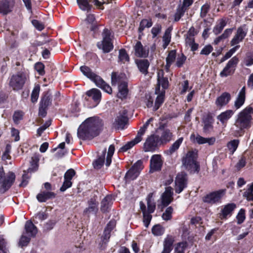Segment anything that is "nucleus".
<instances>
[{
  "label": "nucleus",
  "mask_w": 253,
  "mask_h": 253,
  "mask_svg": "<svg viewBox=\"0 0 253 253\" xmlns=\"http://www.w3.org/2000/svg\"><path fill=\"white\" fill-rule=\"evenodd\" d=\"M113 204L112 197L111 195H107L101 202V211L103 213L109 212Z\"/></svg>",
  "instance_id": "412c9836"
},
{
  "label": "nucleus",
  "mask_w": 253,
  "mask_h": 253,
  "mask_svg": "<svg viewBox=\"0 0 253 253\" xmlns=\"http://www.w3.org/2000/svg\"><path fill=\"white\" fill-rule=\"evenodd\" d=\"M173 189L171 186H167L161 196L162 205L164 207L168 206L173 200Z\"/></svg>",
  "instance_id": "ddd939ff"
},
{
  "label": "nucleus",
  "mask_w": 253,
  "mask_h": 253,
  "mask_svg": "<svg viewBox=\"0 0 253 253\" xmlns=\"http://www.w3.org/2000/svg\"><path fill=\"white\" fill-rule=\"evenodd\" d=\"M176 50H170L168 54L167 55V57L166 59V62H168L170 64H172L176 59Z\"/></svg>",
  "instance_id": "680f3d73"
},
{
  "label": "nucleus",
  "mask_w": 253,
  "mask_h": 253,
  "mask_svg": "<svg viewBox=\"0 0 253 253\" xmlns=\"http://www.w3.org/2000/svg\"><path fill=\"white\" fill-rule=\"evenodd\" d=\"M40 91V86L39 84H37L35 86L34 89L32 90L31 100L33 103H35L37 101Z\"/></svg>",
  "instance_id": "5fc2aeb1"
},
{
  "label": "nucleus",
  "mask_w": 253,
  "mask_h": 253,
  "mask_svg": "<svg viewBox=\"0 0 253 253\" xmlns=\"http://www.w3.org/2000/svg\"><path fill=\"white\" fill-rule=\"evenodd\" d=\"M102 40L113 41L114 33L112 30L104 28L102 33Z\"/></svg>",
  "instance_id": "8fccbe9b"
},
{
  "label": "nucleus",
  "mask_w": 253,
  "mask_h": 253,
  "mask_svg": "<svg viewBox=\"0 0 253 253\" xmlns=\"http://www.w3.org/2000/svg\"><path fill=\"white\" fill-rule=\"evenodd\" d=\"M153 121V118H150L148 119L147 122L143 125V126L140 127L139 130L138 131L136 137H138L140 141L142 140V136L144 134L146 130L147 129L149 124Z\"/></svg>",
  "instance_id": "09e8293b"
},
{
  "label": "nucleus",
  "mask_w": 253,
  "mask_h": 253,
  "mask_svg": "<svg viewBox=\"0 0 253 253\" xmlns=\"http://www.w3.org/2000/svg\"><path fill=\"white\" fill-rule=\"evenodd\" d=\"M174 238L172 235H168L163 244V250L161 253H170L173 249Z\"/></svg>",
  "instance_id": "4be33fe9"
},
{
  "label": "nucleus",
  "mask_w": 253,
  "mask_h": 253,
  "mask_svg": "<svg viewBox=\"0 0 253 253\" xmlns=\"http://www.w3.org/2000/svg\"><path fill=\"white\" fill-rule=\"evenodd\" d=\"M140 139L138 137H135V138L128 142H127L125 145L122 146L119 150V152H126L129 149H131L133 146H134L135 144L140 142Z\"/></svg>",
  "instance_id": "c9c22d12"
},
{
  "label": "nucleus",
  "mask_w": 253,
  "mask_h": 253,
  "mask_svg": "<svg viewBox=\"0 0 253 253\" xmlns=\"http://www.w3.org/2000/svg\"><path fill=\"white\" fill-rule=\"evenodd\" d=\"M160 144L159 136L153 134L148 137L144 144L145 152H154Z\"/></svg>",
  "instance_id": "9b49d317"
},
{
  "label": "nucleus",
  "mask_w": 253,
  "mask_h": 253,
  "mask_svg": "<svg viewBox=\"0 0 253 253\" xmlns=\"http://www.w3.org/2000/svg\"><path fill=\"white\" fill-rule=\"evenodd\" d=\"M240 143V140L239 139H233L229 141L227 144V147L228 150L230 151V153L232 155L237 150Z\"/></svg>",
  "instance_id": "a19ab883"
},
{
  "label": "nucleus",
  "mask_w": 253,
  "mask_h": 253,
  "mask_svg": "<svg viewBox=\"0 0 253 253\" xmlns=\"http://www.w3.org/2000/svg\"><path fill=\"white\" fill-rule=\"evenodd\" d=\"M153 25L151 19H143L140 22L139 26L138 29L139 34H143V32L145 28H150Z\"/></svg>",
  "instance_id": "e433bc0d"
},
{
  "label": "nucleus",
  "mask_w": 253,
  "mask_h": 253,
  "mask_svg": "<svg viewBox=\"0 0 253 253\" xmlns=\"http://www.w3.org/2000/svg\"><path fill=\"white\" fill-rule=\"evenodd\" d=\"M119 92L117 94V97L124 100L127 98L128 93V83L127 82H123L118 85Z\"/></svg>",
  "instance_id": "393cba45"
},
{
  "label": "nucleus",
  "mask_w": 253,
  "mask_h": 253,
  "mask_svg": "<svg viewBox=\"0 0 253 253\" xmlns=\"http://www.w3.org/2000/svg\"><path fill=\"white\" fill-rule=\"evenodd\" d=\"M252 114L253 108L251 106L246 107L238 113L235 125L239 129L235 132V136H242L244 134L245 129L248 130L253 125Z\"/></svg>",
  "instance_id": "f03ea898"
},
{
  "label": "nucleus",
  "mask_w": 253,
  "mask_h": 253,
  "mask_svg": "<svg viewBox=\"0 0 253 253\" xmlns=\"http://www.w3.org/2000/svg\"><path fill=\"white\" fill-rule=\"evenodd\" d=\"M87 204L88 207L84 209L83 214L89 217L91 213L96 214L98 210V202L95 197L91 198L88 200Z\"/></svg>",
  "instance_id": "4468645a"
},
{
  "label": "nucleus",
  "mask_w": 253,
  "mask_h": 253,
  "mask_svg": "<svg viewBox=\"0 0 253 253\" xmlns=\"http://www.w3.org/2000/svg\"><path fill=\"white\" fill-rule=\"evenodd\" d=\"M188 175L184 171L178 173L176 175L175 180V192L179 194L187 187L188 185Z\"/></svg>",
  "instance_id": "9d476101"
},
{
  "label": "nucleus",
  "mask_w": 253,
  "mask_h": 253,
  "mask_svg": "<svg viewBox=\"0 0 253 253\" xmlns=\"http://www.w3.org/2000/svg\"><path fill=\"white\" fill-rule=\"evenodd\" d=\"M227 24V20L225 18H223L218 21V23L214 27L213 32L215 35H217L221 33L224 28Z\"/></svg>",
  "instance_id": "2f4dec72"
},
{
  "label": "nucleus",
  "mask_w": 253,
  "mask_h": 253,
  "mask_svg": "<svg viewBox=\"0 0 253 253\" xmlns=\"http://www.w3.org/2000/svg\"><path fill=\"white\" fill-rule=\"evenodd\" d=\"M143 169V162L141 160L136 161L126 172L124 177L126 184L131 180L136 179L139 176L140 171Z\"/></svg>",
  "instance_id": "6e6552de"
},
{
  "label": "nucleus",
  "mask_w": 253,
  "mask_h": 253,
  "mask_svg": "<svg viewBox=\"0 0 253 253\" xmlns=\"http://www.w3.org/2000/svg\"><path fill=\"white\" fill-rule=\"evenodd\" d=\"M101 98L100 91L96 88H92L86 93L84 105L89 108H94L100 103Z\"/></svg>",
  "instance_id": "0eeeda50"
},
{
  "label": "nucleus",
  "mask_w": 253,
  "mask_h": 253,
  "mask_svg": "<svg viewBox=\"0 0 253 253\" xmlns=\"http://www.w3.org/2000/svg\"><path fill=\"white\" fill-rule=\"evenodd\" d=\"M7 242L2 235H0V253H8Z\"/></svg>",
  "instance_id": "13d9d810"
},
{
  "label": "nucleus",
  "mask_w": 253,
  "mask_h": 253,
  "mask_svg": "<svg viewBox=\"0 0 253 253\" xmlns=\"http://www.w3.org/2000/svg\"><path fill=\"white\" fill-rule=\"evenodd\" d=\"M198 156V151L195 149L188 151L182 159L183 165L190 174L198 173L200 170V164L197 162Z\"/></svg>",
  "instance_id": "7ed1b4c3"
},
{
  "label": "nucleus",
  "mask_w": 253,
  "mask_h": 253,
  "mask_svg": "<svg viewBox=\"0 0 253 253\" xmlns=\"http://www.w3.org/2000/svg\"><path fill=\"white\" fill-rule=\"evenodd\" d=\"M24 113L22 111L17 110L14 112L13 115V120L15 124L18 125L20 121L23 120Z\"/></svg>",
  "instance_id": "bf43d9fd"
},
{
  "label": "nucleus",
  "mask_w": 253,
  "mask_h": 253,
  "mask_svg": "<svg viewBox=\"0 0 253 253\" xmlns=\"http://www.w3.org/2000/svg\"><path fill=\"white\" fill-rule=\"evenodd\" d=\"M166 92L164 91H160L157 94L158 96L156 97L155 105L153 107V111H156L158 110L163 103L165 101Z\"/></svg>",
  "instance_id": "473e14b6"
},
{
  "label": "nucleus",
  "mask_w": 253,
  "mask_h": 253,
  "mask_svg": "<svg viewBox=\"0 0 253 253\" xmlns=\"http://www.w3.org/2000/svg\"><path fill=\"white\" fill-rule=\"evenodd\" d=\"M163 161L160 155H153L150 159V168L152 171H160L162 169Z\"/></svg>",
  "instance_id": "2eb2a0df"
},
{
  "label": "nucleus",
  "mask_w": 253,
  "mask_h": 253,
  "mask_svg": "<svg viewBox=\"0 0 253 253\" xmlns=\"http://www.w3.org/2000/svg\"><path fill=\"white\" fill-rule=\"evenodd\" d=\"M91 81L95 83L97 86L109 94L112 93V89L111 87L107 84L100 76L96 75V76L92 78Z\"/></svg>",
  "instance_id": "f3484780"
},
{
  "label": "nucleus",
  "mask_w": 253,
  "mask_h": 253,
  "mask_svg": "<svg viewBox=\"0 0 253 253\" xmlns=\"http://www.w3.org/2000/svg\"><path fill=\"white\" fill-rule=\"evenodd\" d=\"M157 83L155 88V94H158L160 91H164L169 87V82L168 78L164 77V72L160 70L157 72Z\"/></svg>",
  "instance_id": "1a4fd4ad"
},
{
  "label": "nucleus",
  "mask_w": 253,
  "mask_h": 253,
  "mask_svg": "<svg viewBox=\"0 0 253 253\" xmlns=\"http://www.w3.org/2000/svg\"><path fill=\"white\" fill-rule=\"evenodd\" d=\"M173 211V209L172 207L170 206L168 207L162 214V218L166 221L170 220L172 218Z\"/></svg>",
  "instance_id": "052dcab7"
},
{
  "label": "nucleus",
  "mask_w": 253,
  "mask_h": 253,
  "mask_svg": "<svg viewBox=\"0 0 253 253\" xmlns=\"http://www.w3.org/2000/svg\"><path fill=\"white\" fill-rule=\"evenodd\" d=\"M115 152V146L114 145H110L109 147L106 159V166L109 167L112 162V157Z\"/></svg>",
  "instance_id": "3c124183"
},
{
  "label": "nucleus",
  "mask_w": 253,
  "mask_h": 253,
  "mask_svg": "<svg viewBox=\"0 0 253 253\" xmlns=\"http://www.w3.org/2000/svg\"><path fill=\"white\" fill-rule=\"evenodd\" d=\"M137 66L139 71L144 74L147 75L148 73V69L150 65V63L147 59H140L136 62Z\"/></svg>",
  "instance_id": "c85d7f7f"
},
{
  "label": "nucleus",
  "mask_w": 253,
  "mask_h": 253,
  "mask_svg": "<svg viewBox=\"0 0 253 253\" xmlns=\"http://www.w3.org/2000/svg\"><path fill=\"white\" fill-rule=\"evenodd\" d=\"M122 75H118L116 72H112L111 75V82L112 85H115L117 84L119 85L121 83H123V82H125L122 80Z\"/></svg>",
  "instance_id": "6e6d98bb"
},
{
  "label": "nucleus",
  "mask_w": 253,
  "mask_h": 253,
  "mask_svg": "<svg viewBox=\"0 0 253 253\" xmlns=\"http://www.w3.org/2000/svg\"><path fill=\"white\" fill-rule=\"evenodd\" d=\"M79 7L83 10L90 11L92 8V5L89 3L88 0H77Z\"/></svg>",
  "instance_id": "79ce46f5"
},
{
  "label": "nucleus",
  "mask_w": 253,
  "mask_h": 253,
  "mask_svg": "<svg viewBox=\"0 0 253 253\" xmlns=\"http://www.w3.org/2000/svg\"><path fill=\"white\" fill-rule=\"evenodd\" d=\"M128 118L125 115H120L117 116L113 124V126L116 129H123L127 123Z\"/></svg>",
  "instance_id": "bb28decb"
},
{
  "label": "nucleus",
  "mask_w": 253,
  "mask_h": 253,
  "mask_svg": "<svg viewBox=\"0 0 253 253\" xmlns=\"http://www.w3.org/2000/svg\"><path fill=\"white\" fill-rule=\"evenodd\" d=\"M103 126V121L99 117H89L79 126L77 136L83 140H91L100 134Z\"/></svg>",
  "instance_id": "f257e3e1"
},
{
  "label": "nucleus",
  "mask_w": 253,
  "mask_h": 253,
  "mask_svg": "<svg viewBox=\"0 0 253 253\" xmlns=\"http://www.w3.org/2000/svg\"><path fill=\"white\" fill-rule=\"evenodd\" d=\"M135 55L138 57H146L148 55L141 42L137 41L134 47Z\"/></svg>",
  "instance_id": "7c9ffc66"
},
{
  "label": "nucleus",
  "mask_w": 253,
  "mask_h": 253,
  "mask_svg": "<svg viewBox=\"0 0 253 253\" xmlns=\"http://www.w3.org/2000/svg\"><path fill=\"white\" fill-rule=\"evenodd\" d=\"M248 31L246 24H244L238 28L236 34L244 40L247 36Z\"/></svg>",
  "instance_id": "603ef678"
},
{
  "label": "nucleus",
  "mask_w": 253,
  "mask_h": 253,
  "mask_svg": "<svg viewBox=\"0 0 253 253\" xmlns=\"http://www.w3.org/2000/svg\"><path fill=\"white\" fill-rule=\"evenodd\" d=\"M34 68L39 75L43 76L45 74L44 65L41 62H37L35 64Z\"/></svg>",
  "instance_id": "e2e57ef3"
},
{
  "label": "nucleus",
  "mask_w": 253,
  "mask_h": 253,
  "mask_svg": "<svg viewBox=\"0 0 253 253\" xmlns=\"http://www.w3.org/2000/svg\"><path fill=\"white\" fill-rule=\"evenodd\" d=\"M80 69L83 74L90 80L96 75L92 71V70L89 67L85 65L81 66Z\"/></svg>",
  "instance_id": "4c0bfd02"
},
{
  "label": "nucleus",
  "mask_w": 253,
  "mask_h": 253,
  "mask_svg": "<svg viewBox=\"0 0 253 253\" xmlns=\"http://www.w3.org/2000/svg\"><path fill=\"white\" fill-rule=\"evenodd\" d=\"M173 136L172 133L168 129H164L161 136H159L160 144H166L172 140Z\"/></svg>",
  "instance_id": "cd10ccee"
},
{
  "label": "nucleus",
  "mask_w": 253,
  "mask_h": 253,
  "mask_svg": "<svg viewBox=\"0 0 253 253\" xmlns=\"http://www.w3.org/2000/svg\"><path fill=\"white\" fill-rule=\"evenodd\" d=\"M25 233L32 237H36L38 233L37 227L33 224L31 220H27L24 226Z\"/></svg>",
  "instance_id": "5701e85b"
},
{
  "label": "nucleus",
  "mask_w": 253,
  "mask_h": 253,
  "mask_svg": "<svg viewBox=\"0 0 253 253\" xmlns=\"http://www.w3.org/2000/svg\"><path fill=\"white\" fill-rule=\"evenodd\" d=\"M211 9V3L209 2H206L201 6L200 13V17L202 18H205L208 13Z\"/></svg>",
  "instance_id": "864d4df0"
},
{
  "label": "nucleus",
  "mask_w": 253,
  "mask_h": 253,
  "mask_svg": "<svg viewBox=\"0 0 253 253\" xmlns=\"http://www.w3.org/2000/svg\"><path fill=\"white\" fill-rule=\"evenodd\" d=\"M39 158L37 156L32 157L30 162L31 167L27 169V172H34L36 171L39 167Z\"/></svg>",
  "instance_id": "58836bf2"
},
{
  "label": "nucleus",
  "mask_w": 253,
  "mask_h": 253,
  "mask_svg": "<svg viewBox=\"0 0 253 253\" xmlns=\"http://www.w3.org/2000/svg\"><path fill=\"white\" fill-rule=\"evenodd\" d=\"M183 140V137L179 138L176 141H175L171 146L169 147V149L167 150L169 155H172L176 150L178 149L180 145Z\"/></svg>",
  "instance_id": "ea45409f"
},
{
  "label": "nucleus",
  "mask_w": 253,
  "mask_h": 253,
  "mask_svg": "<svg viewBox=\"0 0 253 253\" xmlns=\"http://www.w3.org/2000/svg\"><path fill=\"white\" fill-rule=\"evenodd\" d=\"M246 99V87L243 86L240 90L234 102V107L238 109L244 104Z\"/></svg>",
  "instance_id": "a878e982"
},
{
  "label": "nucleus",
  "mask_w": 253,
  "mask_h": 253,
  "mask_svg": "<svg viewBox=\"0 0 253 253\" xmlns=\"http://www.w3.org/2000/svg\"><path fill=\"white\" fill-rule=\"evenodd\" d=\"M119 61L125 63L126 62H129L130 60L129 56L126 51L124 48L119 50Z\"/></svg>",
  "instance_id": "de8ad7c7"
},
{
  "label": "nucleus",
  "mask_w": 253,
  "mask_h": 253,
  "mask_svg": "<svg viewBox=\"0 0 253 253\" xmlns=\"http://www.w3.org/2000/svg\"><path fill=\"white\" fill-rule=\"evenodd\" d=\"M226 190L220 189L210 192L202 197L203 203L210 205H217L221 203L223 197L225 195Z\"/></svg>",
  "instance_id": "423d86ee"
},
{
  "label": "nucleus",
  "mask_w": 253,
  "mask_h": 253,
  "mask_svg": "<svg viewBox=\"0 0 253 253\" xmlns=\"http://www.w3.org/2000/svg\"><path fill=\"white\" fill-rule=\"evenodd\" d=\"M151 214V213L148 212L143 214V222L144 226L146 228L148 227L152 218V215Z\"/></svg>",
  "instance_id": "338daca9"
},
{
  "label": "nucleus",
  "mask_w": 253,
  "mask_h": 253,
  "mask_svg": "<svg viewBox=\"0 0 253 253\" xmlns=\"http://www.w3.org/2000/svg\"><path fill=\"white\" fill-rule=\"evenodd\" d=\"M187 11V10L185 8H183L180 5H178L176 8V12L174 15V21L175 22L179 21L181 18L184 16L185 12Z\"/></svg>",
  "instance_id": "c03bdc74"
},
{
  "label": "nucleus",
  "mask_w": 253,
  "mask_h": 253,
  "mask_svg": "<svg viewBox=\"0 0 253 253\" xmlns=\"http://www.w3.org/2000/svg\"><path fill=\"white\" fill-rule=\"evenodd\" d=\"M28 78L26 72L19 71L13 74L9 78L8 85L14 91H18L23 89Z\"/></svg>",
  "instance_id": "39448f33"
},
{
  "label": "nucleus",
  "mask_w": 253,
  "mask_h": 253,
  "mask_svg": "<svg viewBox=\"0 0 253 253\" xmlns=\"http://www.w3.org/2000/svg\"><path fill=\"white\" fill-rule=\"evenodd\" d=\"M236 205L234 203H228L225 205L221 210L219 213V218L222 220L227 219L228 217H230L236 208Z\"/></svg>",
  "instance_id": "dca6fc26"
},
{
  "label": "nucleus",
  "mask_w": 253,
  "mask_h": 253,
  "mask_svg": "<svg viewBox=\"0 0 253 253\" xmlns=\"http://www.w3.org/2000/svg\"><path fill=\"white\" fill-rule=\"evenodd\" d=\"M151 230L152 234L154 236H160L164 233L165 229L161 224H158L154 225Z\"/></svg>",
  "instance_id": "49530a36"
},
{
  "label": "nucleus",
  "mask_w": 253,
  "mask_h": 253,
  "mask_svg": "<svg viewBox=\"0 0 253 253\" xmlns=\"http://www.w3.org/2000/svg\"><path fill=\"white\" fill-rule=\"evenodd\" d=\"M247 189L244 193V196L246 197L248 201H253V182L247 185ZM251 206H253V203H251Z\"/></svg>",
  "instance_id": "a18cd8bd"
},
{
  "label": "nucleus",
  "mask_w": 253,
  "mask_h": 253,
  "mask_svg": "<svg viewBox=\"0 0 253 253\" xmlns=\"http://www.w3.org/2000/svg\"><path fill=\"white\" fill-rule=\"evenodd\" d=\"M239 58L236 56L232 57L227 63L223 70L220 72V76L222 77H226L234 73V70L231 69L232 67H235L239 62Z\"/></svg>",
  "instance_id": "f8f14e48"
},
{
  "label": "nucleus",
  "mask_w": 253,
  "mask_h": 253,
  "mask_svg": "<svg viewBox=\"0 0 253 253\" xmlns=\"http://www.w3.org/2000/svg\"><path fill=\"white\" fill-rule=\"evenodd\" d=\"M11 150V145L10 144H7L5 146L4 152L2 155L3 160H9L11 159L10 153Z\"/></svg>",
  "instance_id": "0e129e2a"
},
{
  "label": "nucleus",
  "mask_w": 253,
  "mask_h": 253,
  "mask_svg": "<svg viewBox=\"0 0 253 253\" xmlns=\"http://www.w3.org/2000/svg\"><path fill=\"white\" fill-rule=\"evenodd\" d=\"M56 194L51 191H42L36 196L37 200L40 203L46 202L47 200L55 198Z\"/></svg>",
  "instance_id": "b1692460"
},
{
  "label": "nucleus",
  "mask_w": 253,
  "mask_h": 253,
  "mask_svg": "<svg viewBox=\"0 0 253 253\" xmlns=\"http://www.w3.org/2000/svg\"><path fill=\"white\" fill-rule=\"evenodd\" d=\"M231 99V94L227 92H223L215 100L217 107H221L227 105Z\"/></svg>",
  "instance_id": "aec40b11"
},
{
  "label": "nucleus",
  "mask_w": 253,
  "mask_h": 253,
  "mask_svg": "<svg viewBox=\"0 0 253 253\" xmlns=\"http://www.w3.org/2000/svg\"><path fill=\"white\" fill-rule=\"evenodd\" d=\"M162 31V26L160 24H157L151 30L153 38H156Z\"/></svg>",
  "instance_id": "774afa93"
},
{
  "label": "nucleus",
  "mask_w": 253,
  "mask_h": 253,
  "mask_svg": "<svg viewBox=\"0 0 253 253\" xmlns=\"http://www.w3.org/2000/svg\"><path fill=\"white\" fill-rule=\"evenodd\" d=\"M96 46L105 53L111 52L114 48L113 41L102 40L97 42Z\"/></svg>",
  "instance_id": "a211bd4d"
},
{
  "label": "nucleus",
  "mask_w": 253,
  "mask_h": 253,
  "mask_svg": "<svg viewBox=\"0 0 253 253\" xmlns=\"http://www.w3.org/2000/svg\"><path fill=\"white\" fill-rule=\"evenodd\" d=\"M106 153V148H105L102 151L101 155L93 161L92 165L95 169H100L104 165Z\"/></svg>",
  "instance_id": "c756f323"
},
{
  "label": "nucleus",
  "mask_w": 253,
  "mask_h": 253,
  "mask_svg": "<svg viewBox=\"0 0 253 253\" xmlns=\"http://www.w3.org/2000/svg\"><path fill=\"white\" fill-rule=\"evenodd\" d=\"M172 30V28L171 27L167 28L164 33L163 37V47L164 48H166L169 44L171 41V32Z\"/></svg>",
  "instance_id": "72a5a7b5"
},
{
  "label": "nucleus",
  "mask_w": 253,
  "mask_h": 253,
  "mask_svg": "<svg viewBox=\"0 0 253 253\" xmlns=\"http://www.w3.org/2000/svg\"><path fill=\"white\" fill-rule=\"evenodd\" d=\"M16 179L15 173L9 171L4 172L2 167L0 168V193L4 194L11 187Z\"/></svg>",
  "instance_id": "20e7f679"
},
{
  "label": "nucleus",
  "mask_w": 253,
  "mask_h": 253,
  "mask_svg": "<svg viewBox=\"0 0 253 253\" xmlns=\"http://www.w3.org/2000/svg\"><path fill=\"white\" fill-rule=\"evenodd\" d=\"M234 112L231 110H227L222 112L217 116V119L222 123L226 122L233 115Z\"/></svg>",
  "instance_id": "f704fd0d"
},
{
  "label": "nucleus",
  "mask_w": 253,
  "mask_h": 253,
  "mask_svg": "<svg viewBox=\"0 0 253 253\" xmlns=\"http://www.w3.org/2000/svg\"><path fill=\"white\" fill-rule=\"evenodd\" d=\"M186 56L182 53L180 56L177 58L175 63V66L178 68H181L183 66L186 60Z\"/></svg>",
  "instance_id": "69168bd1"
},
{
  "label": "nucleus",
  "mask_w": 253,
  "mask_h": 253,
  "mask_svg": "<svg viewBox=\"0 0 253 253\" xmlns=\"http://www.w3.org/2000/svg\"><path fill=\"white\" fill-rule=\"evenodd\" d=\"M188 246L186 241L177 243L174 248V253H185V251Z\"/></svg>",
  "instance_id": "37998d69"
},
{
  "label": "nucleus",
  "mask_w": 253,
  "mask_h": 253,
  "mask_svg": "<svg viewBox=\"0 0 253 253\" xmlns=\"http://www.w3.org/2000/svg\"><path fill=\"white\" fill-rule=\"evenodd\" d=\"M52 99L49 95H44L41 99L40 105L47 108L51 104Z\"/></svg>",
  "instance_id": "4d7b16f0"
},
{
  "label": "nucleus",
  "mask_w": 253,
  "mask_h": 253,
  "mask_svg": "<svg viewBox=\"0 0 253 253\" xmlns=\"http://www.w3.org/2000/svg\"><path fill=\"white\" fill-rule=\"evenodd\" d=\"M14 4L13 0H0V13L7 14L12 11Z\"/></svg>",
  "instance_id": "6ab92c4d"
}]
</instances>
